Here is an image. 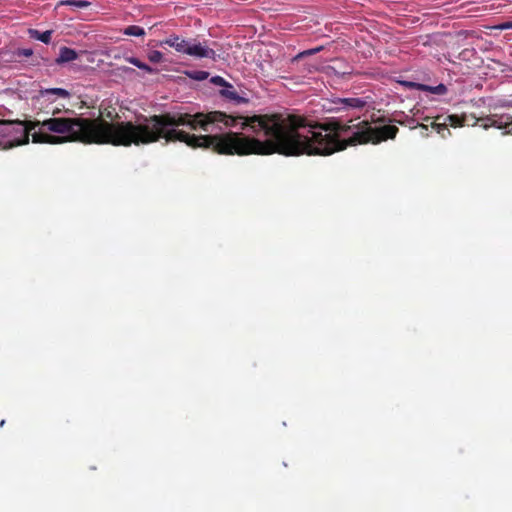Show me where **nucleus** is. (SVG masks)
<instances>
[{"instance_id": "obj_27", "label": "nucleus", "mask_w": 512, "mask_h": 512, "mask_svg": "<svg viewBox=\"0 0 512 512\" xmlns=\"http://www.w3.org/2000/svg\"><path fill=\"white\" fill-rule=\"evenodd\" d=\"M481 119H482V118H480V119H476V121H474V122L472 123V126H475V125L477 124V122H478V121H481Z\"/></svg>"}, {"instance_id": "obj_21", "label": "nucleus", "mask_w": 512, "mask_h": 512, "mask_svg": "<svg viewBox=\"0 0 512 512\" xmlns=\"http://www.w3.org/2000/svg\"><path fill=\"white\" fill-rule=\"evenodd\" d=\"M212 83H214L215 85H218V86H223L225 87L228 82L222 78L221 76H214L212 79H211Z\"/></svg>"}, {"instance_id": "obj_19", "label": "nucleus", "mask_w": 512, "mask_h": 512, "mask_svg": "<svg viewBox=\"0 0 512 512\" xmlns=\"http://www.w3.org/2000/svg\"><path fill=\"white\" fill-rule=\"evenodd\" d=\"M147 57L152 63H160L163 60V54L158 50L149 51Z\"/></svg>"}, {"instance_id": "obj_14", "label": "nucleus", "mask_w": 512, "mask_h": 512, "mask_svg": "<svg viewBox=\"0 0 512 512\" xmlns=\"http://www.w3.org/2000/svg\"><path fill=\"white\" fill-rule=\"evenodd\" d=\"M59 5L72 6L76 9L87 8L91 5L89 1L86 0H63L60 1Z\"/></svg>"}, {"instance_id": "obj_22", "label": "nucleus", "mask_w": 512, "mask_h": 512, "mask_svg": "<svg viewBox=\"0 0 512 512\" xmlns=\"http://www.w3.org/2000/svg\"><path fill=\"white\" fill-rule=\"evenodd\" d=\"M208 76V73L205 72V71H199V72H196V75L194 76V79H197V80H204L206 79Z\"/></svg>"}, {"instance_id": "obj_18", "label": "nucleus", "mask_w": 512, "mask_h": 512, "mask_svg": "<svg viewBox=\"0 0 512 512\" xmlns=\"http://www.w3.org/2000/svg\"><path fill=\"white\" fill-rule=\"evenodd\" d=\"M431 127L436 130L438 134H441L442 137H446V133L450 134V130L448 129V124L446 121L444 123H438L436 121L431 122Z\"/></svg>"}, {"instance_id": "obj_6", "label": "nucleus", "mask_w": 512, "mask_h": 512, "mask_svg": "<svg viewBox=\"0 0 512 512\" xmlns=\"http://www.w3.org/2000/svg\"><path fill=\"white\" fill-rule=\"evenodd\" d=\"M367 105V101L364 98L349 97L339 98L334 97L327 99L323 107L328 112H349L352 110H362Z\"/></svg>"}, {"instance_id": "obj_11", "label": "nucleus", "mask_w": 512, "mask_h": 512, "mask_svg": "<svg viewBox=\"0 0 512 512\" xmlns=\"http://www.w3.org/2000/svg\"><path fill=\"white\" fill-rule=\"evenodd\" d=\"M220 94L229 99V100H232V101H235L236 103H245L247 102L248 100L246 98H243L241 96H239V94L237 93V91L234 89L233 85H231L230 83H228L221 91H220Z\"/></svg>"}, {"instance_id": "obj_9", "label": "nucleus", "mask_w": 512, "mask_h": 512, "mask_svg": "<svg viewBox=\"0 0 512 512\" xmlns=\"http://www.w3.org/2000/svg\"><path fill=\"white\" fill-rule=\"evenodd\" d=\"M78 58V54L74 49L63 46L59 50V55L56 58L55 62L57 64L68 63L74 61Z\"/></svg>"}, {"instance_id": "obj_13", "label": "nucleus", "mask_w": 512, "mask_h": 512, "mask_svg": "<svg viewBox=\"0 0 512 512\" xmlns=\"http://www.w3.org/2000/svg\"><path fill=\"white\" fill-rule=\"evenodd\" d=\"M445 121L447 122V124L449 126H452L454 128L462 127L464 125H468V117H467V115H462V116H459V115H456V114L448 115L446 117Z\"/></svg>"}, {"instance_id": "obj_2", "label": "nucleus", "mask_w": 512, "mask_h": 512, "mask_svg": "<svg viewBox=\"0 0 512 512\" xmlns=\"http://www.w3.org/2000/svg\"><path fill=\"white\" fill-rule=\"evenodd\" d=\"M249 129L257 137L245 135V155L327 156L358 144H377L394 139L399 131L395 125L372 127L359 118L347 123L331 120L309 124L303 118L278 114L246 116L241 130Z\"/></svg>"}, {"instance_id": "obj_4", "label": "nucleus", "mask_w": 512, "mask_h": 512, "mask_svg": "<svg viewBox=\"0 0 512 512\" xmlns=\"http://www.w3.org/2000/svg\"><path fill=\"white\" fill-rule=\"evenodd\" d=\"M160 45H167L174 48L178 53L196 58H209L216 60L217 56L216 52L205 44L196 41H187L177 34L169 35L166 39L160 42Z\"/></svg>"}, {"instance_id": "obj_26", "label": "nucleus", "mask_w": 512, "mask_h": 512, "mask_svg": "<svg viewBox=\"0 0 512 512\" xmlns=\"http://www.w3.org/2000/svg\"><path fill=\"white\" fill-rule=\"evenodd\" d=\"M481 119H482V118H480V119H476V121H474V122L472 123V126H475V125L477 124V122H478V121H481Z\"/></svg>"}, {"instance_id": "obj_15", "label": "nucleus", "mask_w": 512, "mask_h": 512, "mask_svg": "<svg viewBox=\"0 0 512 512\" xmlns=\"http://www.w3.org/2000/svg\"><path fill=\"white\" fill-rule=\"evenodd\" d=\"M322 50H323V46H318V47H315V48H312V49L304 50V51L298 53L296 56H294L291 59V62L292 63L298 62L300 59H302L304 57H307V56H311V55L317 54V53H319Z\"/></svg>"}, {"instance_id": "obj_28", "label": "nucleus", "mask_w": 512, "mask_h": 512, "mask_svg": "<svg viewBox=\"0 0 512 512\" xmlns=\"http://www.w3.org/2000/svg\"><path fill=\"white\" fill-rule=\"evenodd\" d=\"M421 127H422V128H424L425 130H427V129H428V126H427V125H425V124H422V125H421Z\"/></svg>"}, {"instance_id": "obj_12", "label": "nucleus", "mask_w": 512, "mask_h": 512, "mask_svg": "<svg viewBox=\"0 0 512 512\" xmlns=\"http://www.w3.org/2000/svg\"><path fill=\"white\" fill-rule=\"evenodd\" d=\"M30 38L41 41L45 44H49L52 37V30H46L44 32H40L37 29L29 28L27 31Z\"/></svg>"}, {"instance_id": "obj_25", "label": "nucleus", "mask_w": 512, "mask_h": 512, "mask_svg": "<svg viewBox=\"0 0 512 512\" xmlns=\"http://www.w3.org/2000/svg\"><path fill=\"white\" fill-rule=\"evenodd\" d=\"M481 119H482V118H480V119H476V121H474V122L472 123V126H475V125L477 124V122H478V121H481Z\"/></svg>"}, {"instance_id": "obj_17", "label": "nucleus", "mask_w": 512, "mask_h": 512, "mask_svg": "<svg viewBox=\"0 0 512 512\" xmlns=\"http://www.w3.org/2000/svg\"><path fill=\"white\" fill-rule=\"evenodd\" d=\"M123 34L124 35H127V36H136V37H140V36H144L145 35V31L142 27L140 26H137V25H130L128 27H126L124 30H123Z\"/></svg>"}, {"instance_id": "obj_23", "label": "nucleus", "mask_w": 512, "mask_h": 512, "mask_svg": "<svg viewBox=\"0 0 512 512\" xmlns=\"http://www.w3.org/2000/svg\"><path fill=\"white\" fill-rule=\"evenodd\" d=\"M499 28L502 30L512 29V21H506L499 25Z\"/></svg>"}, {"instance_id": "obj_16", "label": "nucleus", "mask_w": 512, "mask_h": 512, "mask_svg": "<svg viewBox=\"0 0 512 512\" xmlns=\"http://www.w3.org/2000/svg\"><path fill=\"white\" fill-rule=\"evenodd\" d=\"M126 61L129 62L130 64L136 66L137 68L141 69V70H144L146 71L147 73L151 74L154 72V69L152 67H150L149 65H147L146 63L140 61L138 58L136 57H127L126 58Z\"/></svg>"}, {"instance_id": "obj_10", "label": "nucleus", "mask_w": 512, "mask_h": 512, "mask_svg": "<svg viewBox=\"0 0 512 512\" xmlns=\"http://www.w3.org/2000/svg\"><path fill=\"white\" fill-rule=\"evenodd\" d=\"M408 86L416 87L418 90L427 91L433 94L443 95L447 92V88L444 84H439L437 86H429L425 84H417L413 82H409Z\"/></svg>"}, {"instance_id": "obj_8", "label": "nucleus", "mask_w": 512, "mask_h": 512, "mask_svg": "<svg viewBox=\"0 0 512 512\" xmlns=\"http://www.w3.org/2000/svg\"><path fill=\"white\" fill-rule=\"evenodd\" d=\"M481 126L484 129H487L489 127H496L498 129H508L510 126H512V117L506 116V117H500L495 118V116H488L484 119H481ZM505 134H512V127L505 132Z\"/></svg>"}, {"instance_id": "obj_29", "label": "nucleus", "mask_w": 512, "mask_h": 512, "mask_svg": "<svg viewBox=\"0 0 512 512\" xmlns=\"http://www.w3.org/2000/svg\"><path fill=\"white\" fill-rule=\"evenodd\" d=\"M4 423H5V421H4V420H2V421H1V423H0V426H3V425H4Z\"/></svg>"}, {"instance_id": "obj_7", "label": "nucleus", "mask_w": 512, "mask_h": 512, "mask_svg": "<svg viewBox=\"0 0 512 512\" xmlns=\"http://www.w3.org/2000/svg\"><path fill=\"white\" fill-rule=\"evenodd\" d=\"M5 59L9 62H21L23 58H31V65L37 66L40 65V61L43 60L40 56H35L34 52L31 48H18L12 52L2 51L1 52Z\"/></svg>"}, {"instance_id": "obj_3", "label": "nucleus", "mask_w": 512, "mask_h": 512, "mask_svg": "<svg viewBox=\"0 0 512 512\" xmlns=\"http://www.w3.org/2000/svg\"><path fill=\"white\" fill-rule=\"evenodd\" d=\"M44 120L45 119H43L42 121L38 120L34 122L5 120V129L3 141L0 142V150H7L15 146L28 143L30 133L32 135V140L34 143L55 144L54 142L50 141H40L36 137L38 133L42 132V123L44 122Z\"/></svg>"}, {"instance_id": "obj_24", "label": "nucleus", "mask_w": 512, "mask_h": 512, "mask_svg": "<svg viewBox=\"0 0 512 512\" xmlns=\"http://www.w3.org/2000/svg\"><path fill=\"white\" fill-rule=\"evenodd\" d=\"M5 120H0V142L3 141L4 129H5Z\"/></svg>"}, {"instance_id": "obj_1", "label": "nucleus", "mask_w": 512, "mask_h": 512, "mask_svg": "<svg viewBox=\"0 0 512 512\" xmlns=\"http://www.w3.org/2000/svg\"><path fill=\"white\" fill-rule=\"evenodd\" d=\"M246 116L227 114L222 111L208 113H163L141 115L136 122L120 121L113 105L101 103L99 117L47 118L42 123L38 140L54 143L80 142L83 144H109L130 147L149 145L164 139L166 143L184 142L192 148L210 149L221 155L245 156V134L226 132L214 135L189 134L178 127L211 132L213 125L236 127Z\"/></svg>"}, {"instance_id": "obj_20", "label": "nucleus", "mask_w": 512, "mask_h": 512, "mask_svg": "<svg viewBox=\"0 0 512 512\" xmlns=\"http://www.w3.org/2000/svg\"><path fill=\"white\" fill-rule=\"evenodd\" d=\"M328 69L332 70L336 76H340V77H345L347 75L352 74V69L350 67H348V69L341 70V69L337 68L336 66H328Z\"/></svg>"}, {"instance_id": "obj_5", "label": "nucleus", "mask_w": 512, "mask_h": 512, "mask_svg": "<svg viewBox=\"0 0 512 512\" xmlns=\"http://www.w3.org/2000/svg\"><path fill=\"white\" fill-rule=\"evenodd\" d=\"M70 97L71 93L66 89L48 88L39 91L37 100L41 104L40 109L43 110L44 113L51 114L53 116L52 118H57L56 115L60 114L65 109V105L53 106L56 99H69Z\"/></svg>"}]
</instances>
